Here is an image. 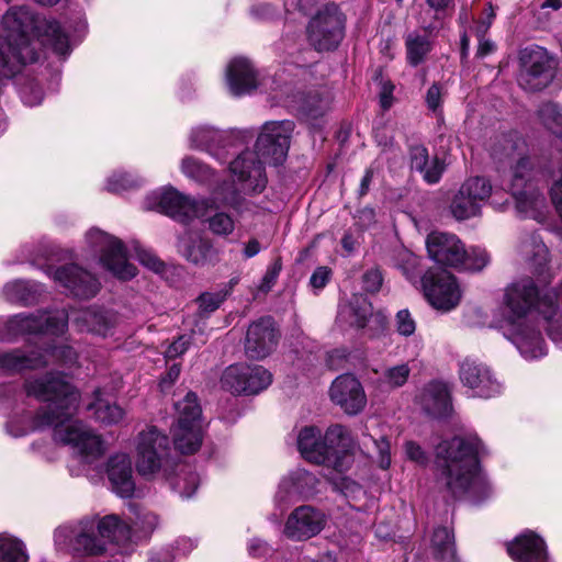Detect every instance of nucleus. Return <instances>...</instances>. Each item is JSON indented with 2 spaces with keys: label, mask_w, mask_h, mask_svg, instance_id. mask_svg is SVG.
I'll return each mask as SVG.
<instances>
[{
  "label": "nucleus",
  "mask_w": 562,
  "mask_h": 562,
  "mask_svg": "<svg viewBox=\"0 0 562 562\" xmlns=\"http://www.w3.org/2000/svg\"><path fill=\"white\" fill-rule=\"evenodd\" d=\"M29 396L45 402L27 427L15 429V423L7 424V431L13 437H22L30 430L53 428L56 442L69 446L81 462L93 463L105 452L104 441L98 432L81 420H74L80 393L60 374L48 373L41 378L30 379L24 384Z\"/></svg>",
  "instance_id": "1"
},
{
  "label": "nucleus",
  "mask_w": 562,
  "mask_h": 562,
  "mask_svg": "<svg viewBox=\"0 0 562 562\" xmlns=\"http://www.w3.org/2000/svg\"><path fill=\"white\" fill-rule=\"evenodd\" d=\"M502 305L504 336L525 359L535 360L547 355L538 318L543 321L551 340L562 348V308L557 290H540L532 278L524 277L505 288Z\"/></svg>",
  "instance_id": "2"
},
{
  "label": "nucleus",
  "mask_w": 562,
  "mask_h": 562,
  "mask_svg": "<svg viewBox=\"0 0 562 562\" xmlns=\"http://www.w3.org/2000/svg\"><path fill=\"white\" fill-rule=\"evenodd\" d=\"M2 25L8 34L0 37V64L7 76L36 61L42 46H50L60 56L70 52L68 36L58 23L35 14L27 7L10 8L2 18Z\"/></svg>",
  "instance_id": "3"
},
{
  "label": "nucleus",
  "mask_w": 562,
  "mask_h": 562,
  "mask_svg": "<svg viewBox=\"0 0 562 562\" xmlns=\"http://www.w3.org/2000/svg\"><path fill=\"white\" fill-rule=\"evenodd\" d=\"M482 452L483 443L476 435L457 436L436 447L438 481L453 497L467 495L482 501L490 495V484L479 467Z\"/></svg>",
  "instance_id": "4"
},
{
  "label": "nucleus",
  "mask_w": 562,
  "mask_h": 562,
  "mask_svg": "<svg viewBox=\"0 0 562 562\" xmlns=\"http://www.w3.org/2000/svg\"><path fill=\"white\" fill-rule=\"evenodd\" d=\"M69 321L79 333L105 337L114 328L117 316L111 311L91 306L72 310L70 314L64 310L40 315L20 314L8 322V327L14 335L49 334L58 336L65 333Z\"/></svg>",
  "instance_id": "5"
},
{
  "label": "nucleus",
  "mask_w": 562,
  "mask_h": 562,
  "mask_svg": "<svg viewBox=\"0 0 562 562\" xmlns=\"http://www.w3.org/2000/svg\"><path fill=\"white\" fill-rule=\"evenodd\" d=\"M353 446L350 431L342 425L328 427L324 435L315 426H305L297 435V448L305 460L339 473L351 465Z\"/></svg>",
  "instance_id": "6"
},
{
  "label": "nucleus",
  "mask_w": 562,
  "mask_h": 562,
  "mask_svg": "<svg viewBox=\"0 0 562 562\" xmlns=\"http://www.w3.org/2000/svg\"><path fill=\"white\" fill-rule=\"evenodd\" d=\"M55 542L60 546L70 539L74 552L80 555H101L108 552V543H115L121 552L122 544L131 539V530L119 516L108 515L101 519H85L71 529L59 527L55 531Z\"/></svg>",
  "instance_id": "7"
},
{
  "label": "nucleus",
  "mask_w": 562,
  "mask_h": 562,
  "mask_svg": "<svg viewBox=\"0 0 562 562\" xmlns=\"http://www.w3.org/2000/svg\"><path fill=\"white\" fill-rule=\"evenodd\" d=\"M231 172L239 187V190L232 184L224 183L213 193L214 206L216 209L229 206L236 214L244 217L247 213L254 212L256 205L240 195L259 194L267 186L268 179L265 172V164L252 150H245L229 165Z\"/></svg>",
  "instance_id": "8"
},
{
  "label": "nucleus",
  "mask_w": 562,
  "mask_h": 562,
  "mask_svg": "<svg viewBox=\"0 0 562 562\" xmlns=\"http://www.w3.org/2000/svg\"><path fill=\"white\" fill-rule=\"evenodd\" d=\"M542 171L531 157H520L512 168L510 193L515 199L516 211L520 216L541 222L546 217L544 195L533 186Z\"/></svg>",
  "instance_id": "9"
},
{
  "label": "nucleus",
  "mask_w": 562,
  "mask_h": 562,
  "mask_svg": "<svg viewBox=\"0 0 562 562\" xmlns=\"http://www.w3.org/2000/svg\"><path fill=\"white\" fill-rule=\"evenodd\" d=\"M169 437L156 426H147L135 438V467L139 475H166L172 465Z\"/></svg>",
  "instance_id": "10"
},
{
  "label": "nucleus",
  "mask_w": 562,
  "mask_h": 562,
  "mask_svg": "<svg viewBox=\"0 0 562 562\" xmlns=\"http://www.w3.org/2000/svg\"><path fill=\"white\" fill-rule=\"evenodd\" d=\"M86 243L98 262L120 280H130L136 276V268L128 262L124 244L116 237L98 228L86 234Z\"/></svg>",
  "instance_id": "11"
},
{
  "label": "nucleus",
  "mask_w": 562,
  "mask_h": 562,
  "mask_svg": "<svg viewBox=\"0 0 562 562\" xmlns=\"http://www.w3.org/2000/svg\"><path fill=\"white\" fill-rule=\"evenodd\" d=\"M177 424L172 428L176 449L181 453H194L202 443L201 407L198 396L189 392L182 401L176 403Z\"/></svg>",
  "instance_id": "12"
},
{
  "label": "nucleus",
  "mask_w": 562,
  "mask_h": 562,
  "mask_svg": "<svg viewBox=\"0 0 562 562\" xmlns=\"http://www.w3.org/2000/svg\"><path fill=\"white\" fill-rule=\"evenodd\" d=\"M145 203L146 209L166 214L180 222L204 217L206 210L211 206L209 200H193L173 188L150 193ZM211 203L214 204L212 201Z\"/></svg>",
  "instance_id": "13"
},
{
  "label": "nucleus",
  "mask_w": 562,
  "mask_h": 562,
  "mask_svg": "<svg viewBox=\"0 0 562 562\" xmlns=\"http://www.w3.org/2000/svg\"><path fill=\"white\" fill-rule=\"evenodd\" d=\"M555 61L539 46L520 53L519 86L528 91H539L549 86L555 76Z\"/></svg>",
  "instance_id": "14"
},
{
  "label": "nucleus",
  "mask_w": 562,
  "mask_h": 562,
  "mask_svg": "<svg viewBox=\"0 0 562 562\" xmlns=\"http://www.w3.org/2000/svg\"><path fill=\"white\" fill-rule=\"evenodd\" d=\"M307 40L318 52L335 49L344 35V20L335 4H327L311 19Z\"/></svg>",
  "instance_id": "15"
},
{
  "label": "nucleus",
  "mask_w": 562,
  "mask_h": 562,
  "mask_svg": "<svg viewBox=\"0 0 562 562\" xmlns=\"http://www.w3.org/2000/svg\"><path fill=\"white\" fill-rule=\"evenodd\" d=\"M294 122L284 120L267 122L256 142L257 157L265 165H281L288 155Z\"/></svg>",
  "instance_id": "16"
},
{
  "label": "nucleus",
  "mask_w": 562,
  "mask_h": 562,
  "mask_svg": "<svg viewBox=\"0 0 562 562\" xmlns=\"http://www.w3.org/2000/svg\"><path fill=\"white\" fill-rule=\"evenodd\" d=\"M272 382L271 373L262 366L236 363L227 367L221 376L222 389L232 394H258Z\"/></svg>",
  "instance_id": "17"
},
{
  "label": "nucleus",
  "mask_w": 562,
  "mask_h": 562,
  "mask_svg": "<svg viewBox=\"0 0 562 562\" xmlns=\"http://www.w3.org/2000/svg\"><path fill=\"white\" fill-rule=\"evenodd\" d=\"M422 288L428 303L443 312L456 308L462 297L456 277L447 271H426L422 277Z\"/></svg>",
  "instance_id": "18"
},
{
  "label": "nucleus",
  "mask_w": 562,
  "mask_h": 562,
  "mask_svg": "<svg viewBox=\"0 0 562 562\" xmlns=\"http://www.w3.org/2000/svg\"><path fill=\"white\" fill-rule=\"evenodd\" d=\"M540 125L557 137L555 148L559 151V179L551 187V200L562 220V105L555 102H544L537 110Z\"/></svg>",
  "instance_id": "19"
},
{
  "label": "nucleus",
  "mask_w": 562,
  "mask_h": 562,
  "mask_svg": "<svg viewBox=\"0 0 562 562\" xmlns=\"http://www.w3.org/2000/svg\"><path fill=\"white\" fill-rule=\"evenodd\" d=\"M330 401L350 416L360 414L367 406V395L361 382L350 373L338 375L329 387Z\"/></svg>",
  "instance_id": "20"
},
{
  "label": "nucleus",
  "mask_w": 562,
  "mask_h": 562,
  "mask_svg": "<svg viewBox=\"0 0 562 562\" xmlns=\"http://www.w3.org/2000/svg\"><path fill=\"white\" fill-rule=\"evenodd\" d=\"M318 479L304 469H296L285 475L279 483L274 496L277 506H286L300 498H308L317 493Z\"/></svg>",
  "instance_id": "21"
},
{
  "label": "nucleus",
  "mask_w": 562,
  "mask_h": 562,
  "mask_svg": "<svg viewBox=\"0 0 562 562\" xmlns=\"http://www.w3.org/2000/svg\"><path fill=\"white\" fill-rule=\"evenodd\" d=\"M279 331L270 316L261 317L248 327L245 339L247 357L260 360L269 356L277 347Z\"/></svg>",
  "instance_id": "22"
},
{
  "label": "nucleus",
  "mask_w": 562,
  "mask_h": 562,
  "mask_svg": "<svg viewBox=\"0 0 562 562\" xmlns=\"http://www.w3.org/2000/svg\"><path fill=\"white\" fill-rule=\"evenodd\" d=\"M426 247L429 258L440 266L460 268L465 258V248L454 234L432 232Z\"/></svg>",
  "instance_id": "23"
},
{
  "label": "nucleus",
  "mask_w": 562,
  "mask_h": 562,
  "mask_svg": "<svg viewBox=\"0 0 562 562\" xmlns=\"http://www.w3.org/2000/svg\"><path fill=\"white\" fill-rule=\"evenodd\" d=\"M325 526V515L308 505L296 507L288 517L284 535L292 540H306L322 531Z\"/></svg>",
  "instance_id": "24"
},
{
  "label": "nucleus",
  "mask_w": 562,
  "mask_h": 562,
  "mask_svg": "<svg viewBox=\"0 0 562 562\" xmlns=\"http://www.w3.org/2000/svg\"><path fill=\"white\" fill-rule=\"evenodd\" d=\"M462 383L472 390L473 396L493 397L501 393L502 385L493 376L491 370L483 363L467 359L460 367Z\"/></svg>",
  "instance_id": "25"
},
{
  "label": "nucleus",
  "mask_w": 562,
  "mask_h": 562,
  "mask_svg": "<svg viewBox=\"0 0 562 562\" xmlns=\"http://www.w3.org/2000/svg\"><path fill=\"white\" fill-rule=\"evenodd\" d=\"M53 279L70 294L80 299L94 296L100 289L98 279L77 265H67L53 272Z\"/></svg>",
  "instance_id": "26"
},
{
  "label": "nucleus",
  "mask_w": 562,
  "mask_h": 562,
  "mask_svg": "<svg viewBox=\"0 0 562 562\" xmlns=\"http://www.w3.org/2000/svg\"><path fill=\"white\" fill-rule=\"evenodd\" d=\"M226 83L235 97L249 94L258 87V74L246 58H234L226 68Z\"/></svg>",
  "instance_id": "27"
},
{
  "label": "nucleus",
  "mask_w": 562,
  "mask_h": 562,
  "mask_svg": "<svg viewBox=\"0 0 562 562\" xmlns=\"http://www.w3.org/2000/svg\"><path fill=\"white\" fill-rule=\"evenodd\" d=\"M507 552L516 562H549L544 540L532 531L516 537Z\"/></svg>",
  "instance_id": "28"
},
{
  "label": "nucleus",
  "mask_w": 562,
  "mask_h": 562,
  "mask_svg": "<svg viewBox=\"0 0 562 562\" xmlns=\"http://www.w3.org/2000/svg\"><path fill=\"white\" fill-rule=\"evenodd\" d=\"M108 477L112 490L121 497H131L135 492L132 462L126 453L112 456L108 462Z\"/></svg>",
  "instance_id": "29"
},
{
  "label": "nucleus",
  "mask_w": 562,
  "mask_h": 562,
  "mask_svg": "<svg viewBox=\"0 0 562 562\" xmlns=\"http://www.w3.org/2000/svg\"><path fill=\"white\" fill-rule=\"evenodd\" d=\"M518 251L543 282H550L552 276L547 271L549 250L538 235L530 234L525 236L520 240Z\"/></svg>",
  "instance_id": "30"
},
{
  "label": "nucleus",
  "mask_w": 562,
  "mask_h": 562,
  "mask_svg": "<svg viewBox=\"0 0 562 562\" xmlns=\"http://www.w3.org/2000/svg\"><path fill=\"white\" fill-rule=\"evenodd\" d=\"M419 404L424 412L434 418L448 416L452 411L447 384L430 382L422 391Z\"/></svg>",
  "instance_id": "31"
},
{
  "label": "nucleus",
  "mask_w": 562,
  "mask_h": 562,
  "mask_svg": "<svg viewBox=\"0 0 562 562\" xmlns=\"http://www.w3.org/2000/svg\"><path fill=\"white\" fill-rule=\"evenodd\" d=\"M47 361L44 356L38 355L33 348L27 346L24 349H13L11 351H0V372L18 373L23 370H33L45 367Z\"/></svg>",
  "instance_id": "32"
},
{
  "label": "nucleus",
  "mask_w": 562,
  "mask_h": 562,
  "mask_svg": "<svg viewBox=\"0 0 562 562\" xmlns=\"http://www.w3.org/2000/svg\"><path fill=\"white\" fill-rule=\"evenodd\" d=\"M228 291L204 292L196 300V312L186 318V324L191 327L193 335L203 334L205 321L225 301Z\"/></svg>",
  "instance_id": "33"
},
{
  "label": "nucleus",
  "mask_w": 562,
  "mask_h": 562,
  "mask_svg": "<svg viewBox=\"0 0 562 562\" xmlns=\"http://www.w3.org/2000/svg\"><path fill=\"white\" fill-rule=\"evenodd\" d=\"M179 250L188 261L196 266L215 263L218 260V251L211 241L199 236L182 238L179 244Z\"/></svg>",
  "instance_id": "34"
},
{
  "label": "nucleus",
  "mask_w": 562,
  "mask_h": 562,
  "mask_svg": "<svg viewBox=\"0 0 562 562\" xmlns=\"http://www.w3.org/2000/svg\"><path fill=\"white\" fill-rule=\"evenodd\" d=\"M87 409L93 413L97 422L105 426L117 425L126 416L125 409L111 402L102 389H97L93 392V401L87 405Z\"/></svg>",
  "instance_id": "35"
},
{
  "label": "nucleus",
  "mask_w": 562,
  "mask_h": 562,
  "mask_svg": "<svg viewBox=\"0 0 562 562\" xmlns=\"http://www.w3.org/2000/svg\"><path fill=\"white\" fill-rule=\"evenodd\" d=\"M372 315V305L362 294H355L340 306L338 321L350 327L363 328Z\"/></svg>",
  "instance_id": "36"
},
{
  "label": "nucleus",
  "mask_w": 562,
  "mask_h": 562,
  "mask_svg": "<svg viewBox=\"0 0 562 562\" xmlns=\"http://www.w3.org/2000/svg\"><path fill=\"white\" fill-rule=\"evenodd\" d=\"M131 509L135 515V519L133 520L134 526L131 527L128 524L122 521L123 525L130 528L131 539L125 542H121V554H127L132 552L136 539L147 537L149 533L154 531V529L158 525V517L156 514L144 509H139L136 505H132Z\"/></svg>",
  "instance_id": "37"
},
{
  "label": "nucleus",
  "mask_w": 562,
  "mask_h": 562,
  "mask_svg": "<svg viewBox=\"0 0 562 562\" xmlns=\"http://www.w3.org/2000/svg\"><path fill=\"white\" fill-rule=\"evenodd\" d=\"M434 43L426 30L413 31L405 36L406 60L412 67L423 64L432 50Z\"/></svg>",
  "instance_id": "38"
},
{
  "label": "nucleus",
  "mask_w": 562,
  "mask_h": 562,
  "mask_svg": "<svg viewBox=\"0 0 562 562\" xmlns=\"http://www.w3.org/2000/svg\"><path fill=\"white\" fill-rule=\"evenodd\" d=\"M44 292L42 284L34 281L14 280L3 288L4 296L10 302L33 304Z\"/></svg>",
  "instance_id": "39"
},
{
  "label": "nucleus",
  "mask_w": 562,
  "mask_h": 562,
  "mask_svg": "<svg viewBox=\"0 0 562 562\" xmlns=\"http://www.w3.org/2000/svg\"><path fill=\"white\" fill-rule=\"evenodd\" d=\"M288 105L307 117L316 119L329 109V99L322 97L318 92L308 95L297 93L288 102Z\"/></svg>",
  "instance_id": "40"
},
{
  "label": "nucleus",
  "mask_w": 562,
  "mask_h": 562,
  "mask_svg": "<svg viewBox=\"0 0 562 562\" xmlns=\"http://www.w3.org/2000/svg\"><path fill=\"white\" fill-rule=\"evenodd\" d=\"M224 138V132L214 130L210 126L195 127L192 130L190 136L192 147L206 150L214 156L215 147L221 146Z\"/></svg>",
  "instance_id": "41"
},
{
  "label": "nucleus",
  "mask_w": 562,
  "mask_h": 562,
  "mask_svg": "<svg viewBox=\"0 0 562 562\" xmlns=\"http://www.w3.org/2000/svg\"><path fill=\"white\" fill-rule=\"evenodd\" d=\"M29 555L22 540L0 533V562H27Z\"/></svg>",
  "instance_id": "42"
},
{
  "label": "nucleus",
  "mask_w": 562,
  "mask_h": 562,
  "mask_svg": "<svg viewBox=\"0 0 562 562\" xmlns=\"http://www.w3.org/2000/svg\"><path fill=\"white\" fill-rule=\"evenodd\" d=\"M524 140L516 132H510L496 136L491 145V154L495 159L503 160L512 157L520 147Z\"/></svg>",
  "instance_id": "43"
},
{
  "label": "nucleus",
  "mask_w": 562,
  "mask_h": 562,
  "mask_svg": "<svg viewBox=\"0 0 562 562\" xmlns=\"http://www.w3.org/2000/svg\"><path fill=\"white\" fill-rule=\"evenodd\" d=\"M449 209L456 220L464 221L480 215L482 206L459 189L453 195Z\"/></svg>",
  "instance_id": "44"
},
{
  "label": "nucleus",
  "mask_w": 562,
  "mask_h": 562,
  "mask_svg": "<svg viewBox=\"0 0 562 562\" xmlns=\"http://www.w3.org/2000/svg\"><path fill=\"white\" fill-rule=\"evenodd\" d=\"M431 544L436 555L441 560H452L456 554L453 535L447 527L435 529Z\"/></svg>",
  "instance_id": "45"
},
{
  "label": "nucleus",
  "mask_w": 562,
  "mask_h": 562,
  "mask_svg": "<svg viewBox=\"0 0 562 562\" xmlns=\"http://www.w3.org/2000/svg\"><path fill=\"white\" fill-rule=\"evenodd\" d=\"M459 189L481 206L492 195V184L483 177H471Z\"/></svg>",
  "instance_id": "46"
},
{
  "label": "nucleus",
  "mask_w": 562,
  "mask_h": 562,
  "mask_svg": "<svg viewBox=\"0 0 562 562\" xmlns=\"http://www.w3.org/2000/svg\"><path fill=\"white\" fill-rule=\"evenodd\" d=\"M18 87L24 104L29 106L41 104L44 94L35 78L23 75L18 79Z\"/></svg>",
  "instance_id": "47"
},
{
  "label": "nucleus",
  "mask_w": 562,
  "mask_h": 562,
  "mask_svg": "<svg viewBox=\"0 0 562 562\" xmlns=\"http://www.w3.org/2000/svg\"><path fill=\"white\" fill-rule=\"evenodd\" d=\"M170 484L182 497L189 498L199 485V475L189 469H182Z\"/></svg>",
  "instance_id": "48"
},
{
  "label": "nucleus",
  "mask_w": 562,
  "mask_h": 562,
  "mask_svg": "<svg viewBox=\"0 0 562 562\" xmlns=\"http://www.w3.org/2000/svg\"><path fill=\"white\" fill-rule=\"evenodd\" d=\"M181 170L187 177L198 182L209 181L213 176L209 166L193 157H186L182 159Z\"/></svg>",
  "instance_id": "49"
},
{
  "label": "nucleus",
  "mask_w": 562,
  "mask_h": 562,
  "mask_svg": "<svg viewBox=\"0 0 562 562\" xmlns=\"http://www.w3.org/2000/svg\"><path fill=\"white\" fill-rule=\"evenodd\" d=\"M38 355L44 356V359L47 361L46 366L50 362H58L63 366L71 367L77 361V352L70 346H59L53 349H45L43 352H38Z\"/></svg>",
  "instance_id": "50"
},
{
  "label": "nucleus",
  "mask_w": 562,
  "mask_h": 562,
  "mask_svg": "<svg viewBox=\"0 0 562 562\" xmlns=\"http://www.w3.org/2000/svg\"><path fill=\"white\" fill-rule=\"evenodd\" d=\"M409 374L411 368L408 363H400L385 369L382 375V381L389 387L397 389L407 382Z\"/></svg>",
  "instance_id": "51"
},
{
  "label": "nucleus",
  "mask_w": 562,
  "mask_h": 562,
  "mask_svg": "<svg viewBox=\"0 0 562 562\" xmlns=\"http://www.w3.org/2000/svg\"><path fill=\"white\" fill-rule=\"evenodd\" d=\"M210 231L218 236H228L235 229V221L225 212H216L207 218Z\"/></svg>",
  "instance_id": "52"
},
{
  "label": "nucleus",
  "mask_w": 562,
  "mask_h": 562,
  "mask_svg": "<svg viewBox=\"0 0 562 562\" xmlns=\"http://www.w3.org/2000/svg\"><path fill=\"white\" fill-rule=\"evenodd\" d=\"M140 179L133 177L125 171L114 172L106 183V189L110 192H121L123 190L132 189L140 184Z\"/></svg>",
  "instance_id": "53"
},
{
  "label": "nucleus",
  "mask_w": 562,
  "mask_h": 562,
  "mask_svg": "<svg viewBox=\"0 0 562 562\" xmlns=\"http://www.w3.org/2000/svg\"><path fill=\"white\" fill-rule=\"evenodd\" d=\"M490 261V256L486 250L473 247L470 250H465L464 261L460 268L471 271L482 270Z\"/></svg>",
  "instance_id": "54"
},
{
  "label": "nucleus",
  "mask_w": 562,
  "mask_h": 562,
  "mask_svg": "<svg viewBox=\"0 0 562 562\" xmlns=\"http://www.w3.org/2000/svg\"><path fill=\"white\" fill-rule=\"evenodd\" d=\"M395 322L396 330L402 336H412L416 330V323L407 310L398 311Z\"/></svg>",
  "instance_id": "55"
},
{
  "label": "nucleus",
  "mask_w": 562,
  "mask_h": 562,
  "mask_svg": "<svg viewBox=\"0 0 562 562\" xmlns=\"http://www.w3.org/2000/svg\"><path fill=\"white\" fill-rule=\"evenodd\" d=\"M443 170V161L438 157H434L432 159H429V165L425 166V169L419 171V173L423 175L426 182L437 183L440 180Z\"/></svg>",
  "instance_id": "56"
},
{
  "label": "nucleus",
  "mask_w": 562,
  "mask_h": 562,
  "mask_svg": "<svg viewBox=\"0 0 562 562\" xmlns=\"http://www.w3.org/2000/svg\"><path fill=\"white\" fill-rule=\"evenodd\" d=\"M445 91L440 83L434 82L427 90L426 93V104L427 108L432 111L437 112L439 108L441 106L442 100H443Z\"/></svg>",
  "instance_id": "57"
},
{
  "label": "nucleus",
  "mask_w": 562,
  "mask_h": 562,
  "mask_svg": "<svg viewBox=\"0 0 562 562\" xmlns=\"http://www.w3.org/2000/svg\"><path fill=\"white\" fill-rule=\"evenodd\" d=\"M428 150L424 146H414L411 149V167L415 171H423L429 165Z\"/></svg>",
  "instance_id": "58"
},
{
  "label": "nucleus",
  "mask_w": 562,
  "mask_h": 562,
  "mask_svg": "<svg viewBox=\"0 0 562 562\" xmlns=\"http://www.w3.org/2000/svg\"><path fill=\"white\" fill-rule=\"evenodd\" d=\"M383 277L378 268L369 269L362 277L363 288L367 292L375 293L380 290Z\"/></svg>",
  "instance_id": "59"
},
{
  "label": "nucleus",
  "mask_w": 562,
  "mask_h": 562,
  "mask_svg": "<svg viewBox=\"0 0 562 562\" xmlns=\"http://www.w3.org/2000/svg\"><path fill=\"white\" fill-rule=\"evenodd\" d=\"M137 259L143 266L155 272H160L164 268L162 261L147 249H138Z\"/></svg>",
  "instance_id": "60"
},
{
  "label": "nucleus",
  "mask_w": 562,
  "mask_h": 562,
  "mask_svg": "<svg viewBox=\"0 0 562 562\" xmlns=\"http://www.w3.org/2000/svg\"><path fill=\"white\" fill-rule=\"evenodd\" d=\"M405 453L411 461L419 465H426L428 462L427 453L418 443L414 441H407L405 443Z\"/></svg>",
  "instance_id": "61"
},
{
  "label": "nucleus",
  "mask_w": 562,
  "mask_h": 562,
  "mask_svg": "<svg viewBox=\"0 0 562 562\" xmlns=\"http://www.w3.org/2000/svg\"><path fill=\"white\" fill-rule=\"evenodd\" d=\"M280 271H281V263L279 260H277L273 265H271L267 269V271L261 280V283L259 285V290L265 293L270 291L271 288L274 285Z\"/></svg>",
  "instance_id": "62"
},
{
  "label": "nucleus",
  "mask_w": 562,
  "mask_h": 562,
  "mask_svg": "<svg viewBox=\"0 0 562 562\" xmlns=\"http://www.w3.org/2000/svg\"><path fill=\"white\" fill-rule=\"evenodd\" d=\"M190 346V339L187 336H180L168 346L165 356L168 359H175L182 356Z\"/></svg>",
  "instance_id": "63"
},
{
  "label": "nucleus",
  "mask_w": 562,
  "mask_h": 562,
  "mask_svg": "<svg viewBox=\"0 0 562 562\" xmlns=\"http://www.w3.org/2000/svg\"><path fill=\"white\" fill-rule=\"evenodd\" d=\"M374 445L379 453V467L383 470L389 469L391 465V452L389 440L382 437L379 440H374Z\"/></svg>",
  "instance_id": "64"
}]
</instances>
